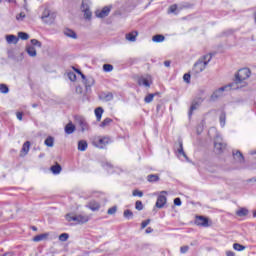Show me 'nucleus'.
Instances as JSON below:
<instances>
[{
    "mask_svg": "<svg viewBox=\"0 0 256 256\" xmlns=\"http://www.w3.org/2000/svg\"><path fill=\"white\" fill-rule=\"evenodd\" d=\"M249 77H251V70H249V68H242L235 75L234 83L231 85H233L235 89H241V87H245V85H247V82L245 81H247Z\"/></svg>",
    "mask_w": 256,
    "mask_h": 256,
    "instance_id": "f257e3e1",
    "label": "nucleus"
},
{
    "mask_svg": "<svg viewBox=\"0 0 256 256\" xmlns=\"http://www.w3.org/2000/svg\"><path fill=\"white\" fill-rule=\"evenodd\" d=\"M211 59H213V56L211 54H206L202 58H200L193 67V73L196 75H199V73H203L204 69H207V65L211 62Z\"/></svg>",
    "mask_w": 256,
    "mask_h": 256,
    "instance_id": "f03ea898",
    "label": "nucleus"
},
{
    "mask_svg": "<svg viewBox=\"0 0 256 256\" xmlns=\"http://www.w3.org/2000/svg\"><path fill=\"white\" fill-rule=\"evenodd\" d=\"M66 221L71 223V221H74V223H77V225H83L85 223H89V220L91 219V216L87 214H73L68 213L65 215Z\"/></svg>",
    "mask_w": 256,
    "mask_h": 256,
    "instance_id": "7ed1b4c3",
    "label": "nucleus"
},
{
    "mask_svg": "<svg viewBox=\"0 0 256 256\" xmlns=\"http://www.w3.org/2000/svg\"><path fill=\"white\" fill-rule=\"evenodd\" d=\"M40 19L45 23L46 25H53L55 23V19H57V12L51 10L49 6H46L44 10L42 11V15Z\"/></svg>",
    "mask_w": 256,
    "mask_h": 256,
    "instance_id": "20e7f679",
    "label": "nucleus"
},
{
    "mask_svg": "<svg viewBox=\"0 0 256 256\" xmlns=\"http://www.w3.org/2000/svg\"><path fill=\"white\" fill-rule=\"evenodd\" d=\"M93 146L97 147L98 149H105L109 143H111V138L104 136H96L92 140Z\"/></svg>",
    "mask_w": 256,
    "mask_h": 256,
    "instance_id": "39448f33",
    "label": "nucleus"
},
{
    "mask_svg": "<svg viewBox=\"0 0 256 256\" xmlns=\"http://www.w3.org/2000/svg\"><path fill=\"white\" fill-rule=\"evenodd\" d=\"M227 147V144L223 141V137L221 135L217 134L214 140V149L216 153L221 154L223 151H225Z\"/></svg>",
    "mask_w": 256,
    "mask_h": 256,
    "instance_id": "423d86ee",
    "label": "nucleus"
},
{
    "mask_svg": "<svg viewBox=\"0 0 256 256\" xmlns=\"http://www.w3.org/2000/svg\"><path fill=\"white\" fill-rule=\"evenodd\" d=\"M234 84H229L224 87L219 88L218 90L214 91L213 94L211 95L212 101H215V99H219V97H223V92L224 91H229L231 89H235L233 86Z\"/></svg>",
    "mask_w": 256,
    "mask_h": 256,
    "instance_id": "0eeeda50",
    "label": "nucleus"
},
{
    "mask_svg": "<svg viewBox=\"0 0 256 256\" xmlns=\"http://www.w3.org/2000/svg\"><path fill=\"white\" fill-rule=\"evenodd\" d=\"M167 191H161L160 195L157 198L155 207H157V209H163L165 207V205H167Z\"/></svg>",
    "mask_w": 256,
    "mask_h": 256,
    "instance_id": "6e6552de",
    "label": "nucleus"
},
{
    "mask_svg": "<svg viewBox=\"0 0 256 256\" xmlns=\"http://www.w3.org/2000/svg\"><path fill=\"white\" fill-rule=\"evenodd\" d=\"M78 75H81V78L84 79V85L86 88V91H89L95 85V79L93 77H88L85 79V75L80 72V70H76Z\"/></svg>",
    "mask_w": 256,
    "mask_h": 256,
    "instance_id": "1a4fd4ad",
    "label": "nucleus"
},
{
    "mask_svg": "<svg viewBox=\"0 0 256 256\" xmlns=\"http://www.w3.org/2000/svg\"><path fill=\"white\" fill-rule=\"evenodd\" d=\"M109 13H111V6H105L101 10H97L95 15L99 19H105V17L109 16Z\"/></svg>",
    "mask_w": 256,
    "mask_h": 256,
    "instance_id": "9d476101",
    "label": "nucleus"
},
{
    "mask_svg": "<svg viewBox=\"0 0 256 256\" xmlns=\"http://www.w3.org/2000/svg\"><path fill=\"white\" fill-rule=\"evenodd\" d=\"M201 103H203V98H197L193 100L190 110H189V116L193 115V111H197L198 107H201Z\"/></svg>",
    "mask_w": 256,
    "mask_h": 256,
    "instance_id": "9b49d317",
    "label": "nucleus"
},
{
    "mask_svg": "<svg viewBox=\"0 0 256 256\" xmlns=\"http://www.w3.org/2000/svg\"><path fill=\"white\" fill-rule=\"evenodd\" d=\"M76 123L79 125L82 132H85L89 129V125L87 124V121H85V118L83 117L76 118Z\"/></svg>",
    "mask_w": 256,
    "mask_h": 256,
    "instance_id": "f8f14e48",
    "label": "nucleus"
},
{
    "mask_svg": "<svg viewBox=\"0 0 256 256\" xmlns=\"http://www.w3.org/2000/svg\"><path fill=\"white\" fill-rule=\"evenodd\" d=\"M138 85L143 87H151V76H142L138 79Z\"/></svg>",
    "mask_w": 256,
    "mask_h": 256,
    "instance_id": "ddd939ff",
    "label": "nucleus"
},
{
    "mask_svg": "<svg viewBox=\"0 0 256 256\" xmlns=\"http://www.w3.org/2000/svg\"><path fill=\"white\" fill-rule=\"evenodd\" d=\"M195 224L200 227H209V220L203 216H197L195 220Z\"/></svg>",
    "mask_w": 256,
    "mask_h": 256,
    "instance_id": "4468645a",
    "label": "nucleus"
},
{
    "mask_svg": "<svg viewBox=\"0 0 256 256\" xmlns=\"http://www.w3.org/2000/svg\"><path fill=\"white\" fill-rule=\"evenodd\" d=\"M183 9V5L173 4L168 8V13H172L174 15H179Z\"/></svg>",
    "mask_w": 256,
    "mask_h": 256,
    "instance_id": "2eb2a0df",
    "label": "nucleus"
},
{
    "mask_svg": "<svg viewBox=\"0 0 256 256\" xmlns=\"http://www.w3.org/2000/svg\"><path fill=\"white\" fill-rule=\"evenodd\" d=\"M86 207L88 209H90V211H99V209H101V204H99V202H97L95 200H92V201L88 202Z\"/></svg>",
    "mask_w": 256,
    "mask_h": 256,
    "instance_id": "dca6fc26",
    "label": "nucleus"
},
{
    "mask_svg": "<svg viewBox=\"0 0 256 256\" xmlns=\"http://www.w3.org/2000/svg\"><path fill=\"white\" fill-rule=\"evenodd\" d=\"M6 41L9 45H17L19 43V38L13 34L6 35Z\"/></svg>",
    "mask_w": 256,
    "mask_h": 256,
    "instance_id": "f3484780",
    "label": "nucleus"
},
{
    "mask_svg": "<svg viewBox=\"0 0 256 256\" xmlns=\"http://www.w3.org/2000/svg\"><path fill=\"white\" fill-rule=\"evenodd\" d=\"M25 51L29 55V57H37V49H35L34 46L27 45Z\"/></svg>",
    "mask_w": 256,
    "mask_h": 256,
    "instance_id": "a211bd4d",
    "label": "nucleus"
},
{
    "mask_svg": "<svg viewBox=\"0 0 256 256\" xmlns=\"http://www.w3.org/2000/svg\"><path fill=\"white\" fill-rule=\"evenodd\" d=\"M137 35H139V32L133 31L128 34H126V40L130 41L131 43H135L137 41Z\"/></svg>",
    "mask_w": 256,
    "mask_h": 256,
    "instance_id": "6ab92c4d",
    "label": "nucleus"
},
{
    "mask_svg": "<svg viewBox=\"0 0 256 256\" xmlns=\"http://www.w3.org/2000/svg\"><path fill=\"white\" fill-rule=\"evenodd\" d=\"M29 149H31V142L27 141L22 146L21 157H25L29 153Z\"/></svg>",
    "mask_w": 256,
    "mask_h": 256,
    "instance_id": "aec40b11",
    "label": "nucleus"
},
{
    "mask_svg": "<svg viewBox=\"0 0 256 256\" xmlns=\"http://www.w3.org/2000/svg\"><path fill=\"white\" fill-rule=\"evenodd\" d=\"M64 35L66 37H69L70 39H77V33H75V31H73L72 29L66 28L64 30Z\"/></svg>",
    "mask_w": 256,
    "mask_h": 256,
    "instance_id": "412c9836",
    "label": "nucleus"
},
{
    "mask_svg": "<svg viewBox=\"0 0 256 256\" xmlns=\"http://www.w3.org/2000/svg\"><path fill=\"white\" fill-rule=\"evenodd\" d=\"M233 156L237 163H243L245 161V158H243V154H241L240 151H236V153H233Z\"/></svg>",
    "mask_w": 256,
    "mask_h": 256,
    "instance_id": "4be33fe9",
    "label": "nucleus"
},
{
    "mask_svg": "<svg viewBox=\"0 0 256 256\" xmlns=\"http://www.w3.org/2000/svg\"><path fill=\"white\" fill-rule=\"evenodd\" d=\"M47 237H49V233L40 234V235L35 236L33 238V241L35 243H39V241H45V239H47Z\"/></svg>",
    "mask_w": 256,
    "mask_h": 256,
    "instance_id": "5701e85b",
    "label": "nucleus"
},
{
    "mask_svg": "<svg viewBox=\"0 0 256 256\" xmlns=\"http://www.w3.org/2000/svg\"><path fill=\"white\" fill-rule=\"evenodd\" d=\"M75 132V125H73V123H68L65 126V133H67V135H71L72 133Z\"/></svg>",
    "mask_w": 256,
    "mask_h": 256,
    "instance_id": "b1692460",
    "label": "nucleus"
},
{
    "mask_svg": "<svg viewBox=\"0 0 256 256\" xmlns=\"http://www.w3.org/2000/svg\"><path fill=\"white\" fill-rule=\"evenodd\" d=\"M87 147H88L87 141L80 140L78 142V151H87Z\"/></svg>",
    "mask_w": 256,
    "mask_h": 256,
    "instance_id": "393cba45",
    "label": "nucleus"
},
{
    "mask_svg": "<svg viewBox=\"0 0 256 256\" xmlns=\"http://www.w3.org/2000/svg\"><path fill=\"white\" fill-rule=\"evenodd\" d=\"M154 43H163L165 41V36L158 34L152 37Z\"/></svg>",
    "mask_w": 256,
    "mask_h": 256,
    "instance_id": "a878e982",
    "label": "nucleus"
},
{
    "mask_svg": "<svg viewBox=\"0 0 256 256\" xmlns=\"http://www.w3.org/2000/svg\"><path fill=\"white\" fill-rule=\"evenodd\" d=\"M147 181H149V183H157V181H159V175H157V174H150L147 177Z\"/></svg>",
    "mask_w": 256,
    "mask_h": 256,
    "instance_id": "bb28decb",
    "label": "nucleus"
},
{
    "mask_svg": "<svg viewBox=\"0 0 256 256\" xmlns=\"http://www.w3.org/2000/svg\"><path fill=\"white\" fill-rule=\"evenodd\" d=\"M248 214L249 210H247V208H241L236 212V215H238V217H247Z\"/></svg>",
    "mask_w": 256,
    "mask_h": 256,
    "instance_id": "cd10ccee",
    "label": "nucleus"
},
{
    "mask_svg": "<svg viewBox=\"0 0 256 256\" xmlns=\"http://www.w3.org/2000/svg\"><path fill=\"white\" fill-rule=\"evenodd\" d=\"M94 113L96 115L97 121H101V117H103V108L101 107L96 108Z\"/></svg>",
    "mask_w": 256,
    "mask_h": 256,
    "instance_id": "c85d7f7f",
    "label": "nucleus"
},
{
    "mask_svg": "<svg viewBox=\"0 0 256 256\" xmlns=\"http://www.w3.org/2000/svg\"><path fill=\"white\" fill-rule=\"evenodd\" d=\"M30 45L32 46V47H38V49H41V47H43V44L41 43V41H39V40H37V39H32V40H30Z\"/></svg>",
    "mask_w": 256,
    "mask_h": 256,
    "instance_id": "c756f323",
    "label": "nucleus"
},
{
    "mask_svg": "<svg viewBox=\"0 0 256 256\" xmlns=\"http://www.w3.org/2000/svg\"><path fill=\"white\" fill-rule=\"evenodd\" d=\"M51 171L54 175H59V173H61V165L56 164V165L52 166Z\"/></svg>",
    "mask_w": 256,
    "mask_h": 256,
    "instance_id": "7c9ffc66",
    "label": "nucleus"
},
{
    "mask_svg": "<svg viewBox=\"0 0 256 256\" xmlns=\"http://www.w3.org/2000/svg\"><path fill=\"white\" fill-rule=\"evenodd\" d=\"M111 123H113V119H111V118H105V119L103 120V122L100 124V127H103V128L109 127V125H111Z\"/></svg>",
    "mask_w": 256,
    "mask_h": 256,
    "instance_id": "2f4dec72",
    "label": "nucleus"
},
{
    "mask_svg": "<svg viewBox=\"0 0 256 256\" xmlns=\"http://www.w3.org/2000/svg\"><path fill=\"white\" fill-rule=\"evenodd\" d=\"M44 144L46 145V147H53V145L55 144V140L53 139V137L49 136L48 138H46Z\"/></svg>",
    "mask_w": 256,
    "mask_h": 256,
    "instance_id": "473e14b6",
    "label": "nucleus"
},
{
    "mask_svg": "<svg viewBox=\"0 0 256 256\" xmlns=\"http://www.w3.org/2000/svg\"><path fill=\"white\" fill-rule=\"evenodd\" d=\"M18 39H22V41H27V39H29V34L25 32H19Z\"/></svg>",
    "mask_w": 256,
    "mask_h": 256,
    "instance_id": "72a5a7b5",
    "label": "nucleus"
},
{
    "mask_svg": "<svg viewBox=\"0 0 256 256\" xmlns=\"http://www.w3.org/2000/svg\"><path fill=\"white\" fill-rule=\"evenodd\" d=\"M155 95H157V94H148V95L144 98L145 103H152V102H153V99H155Z\"/></svg>",
    "mask_w": 256,
    "mask_h": 256,
    "instance_id": "f704fd0d",
    "label": "nucleus"
},
{
    "mask_svg": "<svg viewBox=\"0 0 256 256\" xmlns=\"http://www.w3.org/2000/svg\"><path fill=\"white\" fill-rule=\"evenodd\" d=\"M178 155H183L187 159V154L183 151V142H179Z\"/></svg>",
    "mask_w": 256,
    "mask_h": 256,
    "instance_id": "c9c22d12",
    "label": "nucleus"
},
{
    "mask_svg": "<svg viewBox=\"0 0 256 256\" xmlns=\"http://www.w3.org/2000/svg\"><path fill=\"white\" fill-rule=\"evenodd\" d=\"M233 249H235V251H245V246L239 244V243H235L233 244Z\"/></svg>",
    "mask_w": 256,
    "mask_h": 256,
    "instance_id": "e433bc0d",
    "label": "nucleus"
},
{
    "mask_svg": "<svg viewBox=\"0 0 256 256\" xmlns=\"http://www.w3.org/2000/svg\"><path fill=\"white\" fill-rule=\"evenodd\" d=\"M226 119H227V117H226L225 113H221L220 118H219L221 127H225Z\"/></svg>",
    "mask_w": 256,
    "mask_h": 256,
    "instance_id": "4c0bfd02",
    "label": "nucleus"
},
{
    "mask_svg": "<svg viewBox=\"0 0 256 256\" xmlns=\"http://www.w3.org/2000/svg\"><path fill=\"white\" fill-rule=\"evenodd\" d=\"M103 70L106 72V73H109L113 70V65L111 64H104L103 65Z\"/></svg>",
    "mask_w": 256,
    "mask_h": 256,
    "instance_id": "58836bf2",
    "label": "nucleus"
},
{
    "mask_svg": "<svg viewBox=\"0 0 256 256\" xmlns=\"http://www.w3.org/2000/svg\"><path fill=\"white\" fill-rule=\"evenodd\" d=\"M124 217L126 219H133V212L131 210H125L124 211Z\"/></svg>",
    "mask_w": 256,
    "mask_h": 256,
    "instance_id": "ea45409f",
    "label": "nucleus"
},
{
    "mask_svg": "<svg viewBox=\"0 0 256 256\" xmlns=\"http://www.w3.org/2000/svg\"><path fill=\"white\" fill-rule=\"evenodd\" d=\"M0 93H9V87H7V85L5 84H1L0 85Z\"/></svg>",
    "mask_w": 256,
    "mask_h": 256,
    "instance_id": "a19ab883",
    "label": "nucleus"
},
{
    "mask_svg": "<svg viewBox=\"0 0 256 256\" xmlns=\"http://www.w3.org/2000/svg\"><path fill=\"white\" fill-rule=\"evenodd\" d=\"M135 209H137V211H143V202L141 201H136L135 203Z\"/></svg>",
    "mask_w": 256,
    "mask_h": 256,
    "instance_id": "79ce46f5",
    "label": "nucleus"
},
{
    "mask_svg": "<svg viewBox=\"0 0 256 256\" xmlns=\"http://www.w3.org/2000/svg\"><path fill=\"white\" fill-rule=\"evenodd\" d=\"M115 213H117V206H113V207L109 208L107 211L108 215H115Z\"/></svg>",
    "mask_w": 256,
    "mask_h": 256,
    "instance_id": "37998d69",
    "label": "nucleus"
},
{
    "mask_svg": "<svg viewBox=\"0 0 256 256\" xmlns=\"http://www.w3.org/2000/svg\"><path fill=\"white\" fill-rule=\"evenodd\" d=\"M67 239H69V234H67V233H62L59 236V241L65 242V241H67Z\"/></svg>",
    "mask_w": 256,
    "mask_h": 256,
    "instance_id": "c03bdc74",
    "label": "nucleus"
},
{
    "mask_svg": "<svg viewBox=\"0 0 256 256\" xmlns=\"http://www.w3.org/2000/svg\"><path fill=\"white\" fill-rule=\"evenodd\" d=\"M25 17H26L25 12H21V13L16 15V19L18 21H23L25 19Z\"/></svg>",
    "mask_w": 256,
    "mask_h": 256,
    "instance_id": "a18cd8bd",
    "label": "nucleus"
},
{
    "mask_svg": "<svg viewBox=\"0 0 256 256\" xmlns=\"http://www.w3.org/2000/svg\"><path fill=\"white\" fill-rule=\"evenodd\" d=\"M133 197H143V192L139 190H134L132 192Z\"/></svg>",
    "mask_w": 256,
    "mask_h": 256,
    "instance_id": "49530a36",
    "label": "nucleus"
},
{
    "mask_svg": "<svg viewBox=\"0 0 256 256\" xmlns=\"http://www.w3.org/2000/svg\"><path fill=\"white\" fill-rule=\"evenodd\" d=\"M91 15H92L91 10H89V9H85L84 10V17H85V19H90Z\"/></svg>",
    "mask_w": 256,
    "mask_h": 256,
    "instance_id": "de8ad7c7",
    "label": "nucleus"
},
{
    "mask_svg": "<svg viewBox=\"0 0 256 256\" xmlns=\"http://www.w3.org/2000/svg\"><path fill=\"white\" fill-rule=\"evenodd\" d=\"M68 78L70 81H77V75H75L73 72L68 73Z\"/></svg>",
    "mask_w": 256,
    "mask_h": 256,
    "instance_id": "09e8293b",
    "label": "nucleus"
},
{
    "mask_svg": "<svg viewBox=\"0 0 256 256\" xmlns=\"http://www.w3.org/2000/svg\"><path fill=\"white\" fill-rule=\"evenodd\" d=\"M151 223V220H145L141 223V229H145V227H147V225H149Z\"/></svg>",
    "mask_w": 256,
    "mask_h": 256,
    "instance_id": "8fccbe9b",
    "label": "nucleus"
},
{
    "mask_svg": "<svg viewBox=\"0 0 256 256\" xmlns=\"http://www.w3.org/2000/svg\"><path fill=\"white\" fill-rule=\"evenodd\" d=\"M187 251H189V246H182L180 248V253H182V254L187 253Z\"/></svg>",
    "mask_w": 256,
    "mask_h": 256,
    "instance_id": "3c124183",
    "label": "nucleus"
},
{
    "mask_svg": "<svg viewBox=\"0 0 256 256\" xmlns=\"http://www.w3.org/2000/svg\"><path fill=\"white\" fill-rule=\"evenodd\" d=\"M174 205H176L177 207H181V198H175Z\"/></svg>",
    "mask_w": 256,
    "mask_h": 256,
    "instance_id": "603ef678",
    "label": "nucleus"
},
{
    "mask_svg": "<svg viewBox=\"0 0 256 256\" xmlns=\"http://www.w3.org/2000/svg\"><path fill=\"white\" fill-rule=\"evenodd\" d=\"M183 79H184V81H186V83H189V81L191 79V75L190 74H184Z\"/></svg>",
    "mask_w": 256,
    "mask_h": 256,
    "instance_id": "864d4df0",
    "label": "nucleus"
},
{
    "mask_svg": "<svg viewBox=\"0 0 256 256\" xmlns=\"http://www.w3.org/2000/svg\"><path fill=\"white\" fill-rule=\"evenodd\" d=\"M16 117H17L18 121H23V113L22 112H17Z\"/></svg>",
    "mask_w": 256,
    "mask_h": 256,
    "instance_id": "5fc2aeb1",
    "label": "nucleus"
},
{
    "mask_svg": "<svg viewBox=\"0 0 256 256\" xmlns=\"http://www.w3.org/2000/svg\"><path fill=\"white\" fill-rule=\"evenodd\" d=\"M164 65L165 67H171V61H165Z\"/></svg>",
    "mask_w": 256,
    "mask_h": 256,
    "instance_id": "6e6d98bb",
    "label": "nucleus"
},
{
    "mask_svg": "<svg viewBox=\"0 0 256 256\" xmlns=\"http://www.w3.org/2000/svg\"><path fill=\"white\" fill-rule=\"evenodd\" d=\"M106 97L107 101H111V99H113V94H108Z\"/></svg>",
    "mask_w": 256,
    "mask_h": 256,
    "instance_id": "4d7b16f0",
    "label": "nucleus"
},
{
    "mask_svg": "<svg viewBox=\"0 0 256 256\" xmlns=\"http://www.w3.org/2000/svg\"><path fill=\"white\" fill-rule=\"evenodd\" d=\"M227 256H235V253L233 251H228L226 253Z\"/></svg>",
    "mask_w": 256,
    "mask_h": 256,
    "instance_id": "13d9d810",
    "label": "nucleus"
},
{
    "mask_svg": "<svg viewBox=\"0 0 256 256\" xmlns=\"http://www.w3.org/2000/svg\"><path fill=\"white\" fill-rule=\"evenodd\" d=\"M146 233H153L152 228H151V227H148V228L146 229Z\"/></svg>",
    "mask_w": 256,
    "mask_h": 256,
    "instance_id": "bf43d9fd",
    "label": "nucleus"
},
{
    "mask_svg": "<svg viewBox=\"0 0 256 256\" xmlns=\"http://www.w3.org/2000/svg\"><path fill=\"white\" fill-rule=\"evenodd\" d=\"M82 88L81 87H76V93H81Z\"/></svg>",
    "mask_w": 256,
    "mask_h": 256,
    "instance_id": "052dcab7",
    "label": "nucleus"
},
{
    "mask_svg": "<svg viewBox=\"0 0 256 256\" xmlns=\"http://www.w3.org/2000/svg\"><path fill=\"white\" fill-rule=\"evenodd\" d=\"M32 231H37V227H32Z\"/></svg>",
    "mask_w": 256,
    "mask_h": 256,
    "instance_id": "680f3d73",
    "label": "nucleus"
},
{
    "mask_svg": "<svg viewBox=\"0 0 256 256\" xmlns=\"http://www.w3.org/2000/svg\"><path fill=\"white\" fill-rule=\"evenodd\" d=\"M3 256H12L11 253H6Z\"/></svg>",
    "mask_w": 256,
    "mask_h": 256,
    "instance_id": "e2e57ef3",
    "label": "nucleus"
},
{
    "mask_svg": "<svg viewBox=\"0 0 256 256\" xmlns=\"http://www.w3.org/2000/svg\"><path fill=\"white\" fill-rule=\"evenodd\" d=\"M32 107H34V108L37 107V104H33Z\"/></svg>",
    "mask_w": 256,
    "mask_h": 256,
    "instance_id": "0e129e2a",
    "label": "nucleus"
},
{
    "mask_svg": "<svg viewBox=\"0 0 256 256\" xmlns=\"http://www.w3.org/2000/svg\"><path fill=\"white\" fill-rule=\"evenodd\" d=\"M253 216L256 217V211L254 212Z\"/></svg>",
    "mask_w": 256,
    "mask_h": 256,
    "instance_id": "69168bd1",
    "label": "nucleus"
},
{
    "mask_svg": "<svg viewBox=\"0 0 256 256\" xmlns=\"http://www.w3.org/2000/svg\"><path fill=\"white\" fill-rule=\"evenodd\" d=\"M0 3H1V0H0Z\"/></svg>",
    "mask_w": 256,
    "mask_h": 256,
    "instance_id": "338daca9",
    "label": "nucleus"
}]
</instances>
